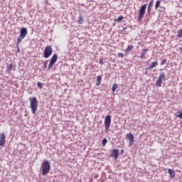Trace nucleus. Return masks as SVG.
Masks as SVG:
<instances>
[{
	"instance_id": "obj_3",
	"label": "nucleus",
	"mask_w": 182,
	"mask_h": 182,
	"mask_svg": "<svg viewBox=\"0 0 182 182\" xmlns=\"http://www.w3.org/2000/svg\"><path fill=\"white\" fill-rule=\"evenodd\" d=\"M26 35H28V28L23 27L20 30V35L18 36V38H17V43H21L23 39L26 37Z\"/></svg>"
},
{
	"instance_id": "obj_21",
	"label": "nucleus",
	"mask_w": 182,
	"mask_h": 182,
	"mask_svg": "<svg viewBox=\"0 0 182 182\" xmlns=\"http://www.w3.org/2000/svg\"><path fill=\"white\" fill-rule=\"evenodd\" d=\"M117 87H119L117 84H113L112 88L113 93H114V92H116V90H117Z\"/></svg>"
},
{
	"instance_id": "obj_28",
	"label": "nucleus",
	"mask_w": 182,
	"mask_h": 182,
	"mask_svg": "<svg viewBox=\"0 0 182 182\" xmlns=\"http://www.w3.org/2000/svg\"><path fill=\"white\" fill-rule=\"evenodd\" d=\"M149 52V48H146L143 50L142 55H145Z\"/></svg>"
},
{
	"instance_id": "obj_31",
	"label": "nucleus",
	"mask_w": 182,
	"mask_h": 182,
	"mask_svg": "<svg viewBox=\"0 0 182 182\" xmlns=\"http://www.w3.org/2000/svg\"><path fill=\"white\" fill-rule=\"evenodd\" d=\"M99 63H100V65H104V64H105V62H103V58H101V59L100 60Z\"/></svg>"
},
{
	"instance_id": "obj_19",
	"label": "nucleus",
	"mask_w": 182,
	"mask_h": 182,
	"mask_svg": "<svg viewBox=\"0 0 182 182\" xmlns=\"http://www.w3.org/2000/svg\"><path fill=\"white\" fill-rule=\"evenodd\" d=\"M124 19L123 16H119L117 19L114 20L115 22H122V21Z\"/></svg>"
},
{
	"instance_id": "obj_15",
	"label": "nucleus",
	"mask_w": 182,
	"mask_h": 182,
	"mask_svg": "<svg viewBox=\"0 0 182 182\" xmlns=\"http://www.w3.org/2000/svg\"><path fill=\"white\" fill-rule=\"evenodd\" d=\"M168 173L171 178H174V177H176V172L174 171V170L168 169Z\"/></svg>"
},
{
	"instance_id": "obj_13",
	"label": "nucleus",
	"mask_w": 182,
	"mask_h": 182,
	"mask_svg": "<svg viewBox=\"0 0 182 182\" xmlns=\"http://www.w3.org/2000/svg\"><path fill=\"white\" fill-rule=\"evenodd\" d=\"M6 72L7 73H11L12 69H14V63H11L6 65Z\"/></svg>"
},
{
	"instance_id": "obj_24",
	"label": "nucleus",
	"mask_w": 182,
	"mask_h": 182,
	"mask_svg": "<svg viewBox=\"0 0 182 182\" xmlns=\"http://www.w3.org/2000/svg\"><path fill=\"white\" fill-rule=\"evenodd\" d=\"M166 63H167V59L164 58V60H161V66H163V65H166Z\"/></svg>"
},
{
	"instance_id": "obj_35",
	"label": "nucleus",
	"mask_w": 182,
	"mask_h": 182,
	"mask_svg": "<svg viewBox=\"0 0 182 182\" xmlns=\"http://www.w3.org/2000/svg\"><path fill=\"white\" fill-rule=\"evenodd\" d=\"M123 153H124V150L122 149L121 150V154H123Z\"/></svg>"
},
{
	"instance_id": "obj_36",
	"label": "nucleus",
	"mask_w": 182,
	"mask_h": 182,
	"mask_svg": "<svg viewBox=\"0 0 182 182\" xmlns=\"http://www.w3.org/2000/svg\"><path fill=\"white\" fill-rule=\"evenodd\" d=\"M148 73H149L148 71H145V72H144V74H145V75H147Z\"/></svg>"
},
{
	"instance_id": "obj_2",
	"label": "nucleus",
	"mask_w": 182,
	"mask_h": 182,
	"mask_svg": "<svg viewBox=\"0 0 182 182\" xmlns=\"http://www.w3.org/2000/svg\"><path fill=\"white\" fill-rule=\"evenodd\" d=\"M42 176H46L50 171V163L48 160H44L41 164Z\"/></svg>"
},
{
	"instance_id": "obj_14",
	"label": "nucleus",
	"mask_w": 182,
	"mask_h": 182,
	"mask_svg": "<svg viewBox=\"0 0 182 182\" xmlns=\"http://www.w3.org/2000/svg\"><path fill=\"white\" fill-rule=\"evenodd\" d=\"M133 48H134V46H133V45H129L125 50L126 55H128L129 52H132V50H133Z\"/></svg>"
},
{
	"instance_id": "obj_27",
	"label": "nucleus",
	"mask_w": 182,
	"mask_h": 182,
	"mask_svg": "<svg viewBox=\"0 0 182 182\" xmlns=\"http://www.w3.org/2000/svg\"><path fill=\"white\" fill-rule=\"evenodd\" d=\"M178 114L176 115V117H178L179 119H182V112H178Z\"/></svg>"
},
{
	"instance_id": "obj_37",
	"label": "nucleus",
	"mask_w": 182,
	"mask_h": 182,
	"mask_svg": "<svg viewBox=\"0 0 182 182\" xmlns=\"http://www.w3.org/2000/svg\"><path fill=\"white\" fill-rule=\"evenodd\" d=\"M126 29H127V28H124L123 29V31H126Z\"/></svg>"
},
{
	"instance_id": "obj_32",
	"label": "nucleus",
	"mask_w": 182,
	"mask_h": 182,
	"mask_svg": "<svg viewBox=\"0 0 182 182\" xmlns=\"http://www.w3.org/2000/svg\"><path fill=\"white\" fill-rule=\"evenodd\" d=\"M140 58H141V59H146V55H145L144 54H141V55H140Z\"/></svg>"
},
{
	"instance_id": "obj_33",
	"label": "nucleus",
	"mask_w": 182,
	"mask_h": 182,
	"mask_svg": "<svg viewBox=\"0 0 182 182\" xmlns=\"http://www.w3.org/2000/svg\"><path fill=\"white\" fill-rule=\"evenodd\" d=\"M153 6H154V4L151 3H149L148 5V7H150V8H153Z\"/></svg>"
},
{
	"instance_id": "obj_6",
	"label": "nucleus",
	"mask_w": 182,
	"mask_h": 182,
	"mask_svg": "<svg viewBox=\"0 0 182 182\" xmlns=\"http://www.w3.org/2000/svg\"><path fill=\"white\" fill-rule=\"evenodd\" d=\"M104 124L105 126V133L109 132V129H110V124H112V116L108 115L105 117Z\"/></svg>"
},
{
	"instance_id": "obj_7",
	"label": "nucleus",
	"mask_w": 182,
	"mask_h": 182,
	"mask_svg": "<svg viewBox=\"0 0 182 182\" xmlns=\"http://www.w3.org/2000/svg\"><path fill=\"white\" fill-rule=\"evenodd\" d=\"M52 53H53V49H52L51 46H48L45 48V50L43 51V56L45 59H48V58H50Z\"/></svg>"
},
{
	"instance_id": "obj_17",
	"label": "nucleus",
	"mask_w": 182,
	"mask_h": 182,
	"mask_svg": "<svg viewBox=\"0 0 182 182\" xmlns=\"http://www.w3.org/2000/svg\"><path fill=\"white\" fill-rule=\"evenodd\" d=\"M152 9H153V7H147L146 16H150V15H151Z\"/></svg>"
},
{
	"instance_id": "obj_10",
	"label": "nucleus",
	"mask_w": 182,
	"mask_h": 182,
	"mask_svg": "<svg viewBox=\"0 0 182 182\" xmlns=\"http://www.w3.org/2000/svg\"><path fill=\"white\" fill-rule=\"evenodd\" d=\"M111 157H112L114 160H117V159L119 158V149H112Z\"/></svg>"
},
{
	"instance_id": "obj_25",
	"label": "nucleus",
	"mask_w": 182,
	"mask_h": 182,
	"mask_svg": "<svg viewBox=\"0 0 182 182\" xmlns=\"http://www.w3.org/2000/svg\"><path fill=\"white\" fill-rule=\"evenodd\" d=\"M43 83L41 82H37V86L40 88L42 89V87H43Z\"/></svg>"
},
{
	"instance_id": "obj_34",
	"label": "nucleus",
	"mask_w": 182,
	"mask_h": 182,
	"mask_svg": "<svg viewBox=\"0 0 182 182\" xmlns=\"http://www.w3.org/2000/svg\"><path fill=\"white\" fill-rule=\"evenodd\" d=\"M149 4H152L154 5V0H151V1L149 2Z\"/></svg>"
},
{
	"instance_id": "obj_29",
	"label": "nucleus",
	"mask_w": 182,
	"mask_h": 182,
	"mask_svg": "<svg viewBox=\"0 0 182 182\" xmlns=\"http://www.w3.org/2000/svg\"><path fill=\"white\" fill-rule=\"evenodd\" d=\"M124 55L122 53H119L117 54V58H124Z\"/></svg>"
},
{
	"instance_id": "obj_23",
	"label": "nucleus",
	"mask_w": 182,
	"mask_h": 182,
	"mask_svg": "<svg viewBox=\"0 0 182 182\" xmlns=\"http://www.w3.org/2000/svg\"><path fill=\"white\" fill-rule=\"evenodd\" d=\"M78 23H83V18L82 16L78 17Z\"/></svg>"
},
{
	"instance_id": "obj_5",
	"label": "nucleus",
	"mask_w": 182,
	"mask_h": 182,
	"mask_svg": "<svg viewBox=\"0 0 182 182\" xmlns=\"http://www.w3.org/2000/svg\"><path fill=\"white\" fill-rule=\"evenodd\" d=\"M146 8L147 4H144L141 6L138 16V22H141V21H143V18H144V14H146Z\"/></svg>"
},
{
	"instance_id": "obj_20",
	"label": "nucleus",
	"mask_w": 182,
	"mask_h": 182,
	"mask_svg": "<svg viewBox=\"0 0 182 182\" xmlns=\"http://www.w3.org/2000/svg\"><path fill=\"white\" fill-rule=\"evenodd\" d=\"M48 62H49L48 60H46V61L43 62V70H45V69H46L48 68Z\"/></svg>"
},
{
	"instance_id": "obj_4",
	"label": "nucleus",
	"mask_w": 182,
	"mask_h": 182,
	"mask_svg": "<svg viewBox=\"0 0 182 182\" xmlns=\"http://www.w3.org/2000/svg\"><path fill=\"white\" fill-rule=\"evenodd\" d=\"M166 81V73L162 72L158 77V80L156 81V87H161V83Z\"/></svg>"
},
{
	"instance_id": "obj_11",
	"label": "nucleus",
	"mask_w": 182,
	"mask_h": 182,
	"mask_svg": "<svg viewBox=\"0 0 182 182\" xmlns=\"http://www.w3.org/2000/svg\"><path fill=\"white\" fill-rule=\"evenodd\" d=\"M156 66H159V63L157 62V60H156L155 62L151 63L150 66H149L148 68H146V70H153V69H154V68H156Z\"/></svg>"
},
{
	"instance_id": "obj_18",
	"label": "nucleus",
	"mask_w": 182,
	"mask_h": 182,
	"mask_svg": "<svg viewBox=\"0 0 182 182\" xmlns=\"http://www.w3.org/2000/svg\"><path fill=\"white\" fill-rule=\"evenodd\" d=\"M160 4H161V1L158 0L155 4V9H159L160 7Z\"/></svg>"
},
{
	"instance_id": "obj_1",
	"label": "nucleus",
	"mask_w": 182,
	"mask_h": 182,
	"mask_svg": "<svg viewBox=\"0 0 182 182\" xmlns=\"http://www.w3.org/2000/svg\"><path fill=\"white\" fill-rule=\"evenodd\" d=\"M30 102V107L31 109V112L33 114H36V112H38V99L36 97H30L28 99Z\"/></svg>"
},
{
	"instance_id": "obj_8",
	"label": "nucleus",
	"mask_w": 182,
	"mask_h": 182,
	"mask_svg": "<svg viewBox=\"0 0 182 182\" xmlns=\"http://www.w3.org/2000/svg\"><path fill=\"white\" fill-rule=\"evenodd\" d=\"M57 61L58 55L57 54H54L50 60L48 70H49V69H51V68L55 65V63H56Z\"/></svg>"
},
{
	"instance_id": "obj_22",
	"label": "nucleus",
	"mask_w": 182,
	"mask_h": 182,
	"mask_svg": "<svg viewBox=\"0 0 182 182\" xmlns=\"http://www.w3.org/2000/svg\"><path fill=\"white\" fill-rule=\"evenodd\" d=\"M176 38H178V39H180V38H182V29H181L178 31V34L176 36Z\"/></svg>"
},
{
	"instance_id": "obj_16",
	"label": "nucleus",
	"mask_w": 182,
	"mask_h": 182,
	"mask_svg": "<svg viewBox=\"0 0 182 182\" xmlns=\"http://www.w3.org/2000/svg\"><path fill=\"white\" fill-rule=\"evenodd\" d=\"M100 83H102V76L98 75L97 77L96 86H100Z\"/></svg>"
},
{
	"instance_id": "obj_30",
	"label": "nucleus",
	"mask_w": 182,
	"mask_h": 182,
	"mask_svg": "<svg viewBox=\"0 0 182 182\" xmlns=\"http://www.w3.org/2000/svg\"><path fill=\"white\" fill-rule=\"evenodd\" d=\"M16 48H17V52H18V53H19V52H21V50L19 49V43H18L16 45Z\"/></svg>"
},
{
	"instance_id": "obj_26",
	"label": "nucleus",
	"mask_w": 182,
	"mask_h": 182,
	"mask_svg": "<svg viewBox=\"0 0 182 182\" xmlns=\"http://www.w3.org/2000/svg\"><path fill=\"white\" fill-rule=\"evenodd\" d=\"M107 143V139L106 138L103 139L102 141V146H106Z\"/></svg>"
},
{
	"instance_id": "obj_9",
	"label": "nucleus",
	"mask_w": 182,
	"mask_h": 182,
	"mask_svg": "<svg viewBox=\"0 0 182 182\" xmlns=\"http://www.w3.org/2000/svg\"><path fill=\"white\" fill-rule=\"evenodd\" d=\"M126 137L129 141V146H133L134 144V136L133 134H128L126 135Z\"/></svg>"
},
{
	"instance_id": "obj_12",
	"label": "nucleus",
	"mask_w": 182,
	"mask_h": 182,
	"mask_svg": "<svg viewBox=\"0 0 182 182\" xmlns=\"http://www.w3.org/2000/svg\"><path fill=\"white\" fill-rule=\"evenodd\" d=\"M5 144V134L2 132L0 134V146H4Z\"/></svg>"
}]
</instances>
